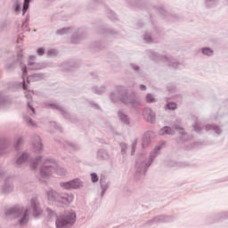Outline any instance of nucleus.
<instances>
[{"label":"nucleus","mask_w":228,"mask_h":228,"mask_svg":"<svg viewBox=\"0 0 228 228\" xmlns=\"http://www.w3.org/2000/svg\"><path fill=\"white\" fill-rule=\"evenodd\" d=\"M6 97L0 94V106H4V104H6Z\"/></svg>","instance_id":"13d9d810"},{"label":"nucleus","mask_w":228,"mask_h":228,"mask_svg":"<svg viewBox=\"0 0 228 228\" xmlns=\"http://www.w3.org/2000/svg\"><path fill=\"white\" fill-rule=\"evenodd\" d=\"M147 54H148L149 58H151V60H152L153 61H165L163 60V57L165 55H159L158 53H156L152 50H148Z\"/></svg>","instance_id":"aec40b11"},{"label":"nucleus","mask_w":228,"mask_h":228,"mask_svg":"<svg viewBox=\"0 0 228 228\" xmlns=\"http://www.w3.org/2000/svg\"><path fill=\"white\" fill-rule=\"evenodd\" d=\"M145 101L148 104H152L153 102H156V97H154V94L151 93H148L145 96Z\"/></svg>","instance_id":"ea45409f"},{"label":"nucleus","mask_w":228,"mask_h":228,"mask_svg":"<svg viewBox=\"0 0 228 228\" xmlns=\"http://www.w3.org/2000/svg\"><path fill=\"white\" fill-rule=\"evenodd\" d=\"M4 174V171H3V170L0 168V177L3 176Z\"/></svg>","instance_id":"774afa93"},{"label":"nucleus","mask_w":228,"mask_h":228,"mask_svg":"<svg viewBox=\"0 0 228 228\" xmlns=\"http://www.w3.org/2000/svg\"><path fill=\"white\" fill-rule=\"evenodd\" d=\"M205 129L206 131H213V133H215V134H217V136H220V134H222V133L224 132L222 130V127H220V126L218 125L208 124L205 126Z\"/></svg>","instance_id":"a211bd4d"},{"label":"nucleus","mask_w":228,"mask_h":228,"mask_svg":"<svg viewBox=\"0 0 228 228\" xmlns=\"http://www.w3.org/2000/svg\"><path fill=\"white\" fill-rule=\"evenodd\" d=\"M26 99H28V108L30 111H32L33 115H35L37 112L35 111V109L33 108V105L31 103L33 102V96H31L30 94H25Z\"/></svg>","instance_id":"c756f323"},{"label":"nucleus","mask_w":228,"mask_h":228,"mask_svg":"<svg viewBox=\"0 0 228 228\" xmlns=\"http://www.w3.org/2000/svg\"><path fill=\"white\" fill-rule=\"evenodd\" d=\"M60 143L62 144V147L64 149H71V151H77V149H79L77 144H76L74 142H69L67 141H64V142L60 141Z\"/></svg>","instance_id":"bb28decb"},{"label":"nucleus","mask_w":228,"mask_h":228,"mask_svg":"<svg viewBox=\"0 0 228 228\" xmlns=\"http://www.w3.org/2000/svg\"><path fill=\"white\" fill-rule=\"evenodd\" d=\"M97 159L108 161L110 159V153L104 149H100L96 153Z\"/></svg>","instance_id":"412c9836"},{"label":"nucleus","mask_w":228,"mask_h":228,"mask_svg":"<svg viewBox=\"0 0 228 228\" xmlns=\"http://www.w3.org/2000/svg\"><path fill=\"white\" fill-rule=\"evenodd\" d=\"M104 47H106V45L102 41H95L91 44V49H94L95 51L104 49Z\"/></svg>","instance_id":"2f4dec72"},{"label":"nucleus","mask_w":228,"mask_h":228,"mask_svg":"<svg viewBox=\"0 0 228 228\" xmlns=\"http://www.w3.org/2000/svg\"><path fill=\"white\" fill-rule=\"evenodd\" d=\"M29 60L32 61H35V60H37V56H35V55H30V56H29Z\"/></svg>","instance_id":"69168bd1"},{"label":"nucleus","mask_w":228,"mask_h":228,"mask_svg":"<svg viewBox=\"0 0 228 228\" xmlns=\"http://www.w3.org/2000/svg\"><path fill=\"white\" fill-rule=\"evenodd\" d=\"M45 106H47L48 108H51V110H57V111H60L61 115L64 117V118H67L68 120H70L71 122H76L74 119H72V116L65 110V109L58 103H45Z\"/></svg>","instance_id":"9d476101"},{"label":"nucleus","mask_w":228,"mask_h":228,"mask_svg":"<svg viewBox=\"0 0 228 228\" xmlns=\"http://www.w3.org/2000/svg\"><path fill=\"white\" fill-rule=\"evenodd\" d=\"M37 56H44L45 54V48H44V47L37 48Z\"/></svg>","instance_id":"5fc2aeb1"},{"label":"nucleus","mask_w":228,"mask_h":228,"mask_svg":"<svg viewBox=\"0 0 228 228\" xmlns=\"http://www.w3.org/2000/svg\"><path fill=\"white\" fill-rule=\"evenodd\" d=\"M206 8H215L218 4V0H204Z\"/></svg>","instance_id":"4c0bfd02"},{"label":"nucleus","mask_w":228,"mask_h":228,"mask_svg":"<svg viewBox=\"0 0 228 228\" xmlns=\"http://www.w3.org/2000/svg\"><path fill=\"white\" fill-rule=\"evenodd\" d=\"M46 195L48 197V203L52 206H57V208H63L74 200L72 194L60 193L53 189L48 191Z\"/></svg>","instance_id":"20e7f679"},{"label":"nucleus","mask_w":228,"mask_h":228,"mask_svg":"<svg viewBox=\"0 0 228 228\" xmlns=\"http://www.w3.org/2000/svg\"><path fill=\"white\" fill-rule=\"evenodd\" d=\"M12 191H13V182L10 178H6L4 185L0 188V192L4 193V195H8Z\"/></svg>","instance_id":"f8f14e48"},{"label":"nucleus","mask_w":228,"mask_h":228,"mask_svg":"<svg viewBox=\"0 0 228 228\" xmlns=\"http://www.w3.org/2000/svg\"><path fill=\"white\" fill-rule=\"evenodd\" d=\"M160 15H163L165 19H168V12L165 10L164 6L159 5L157 7H154Z\"/></svg>","instance_id":"e433bc0d"},{"label":"nucleus","mask_w":228,"mask_h":228,"mask_svg":"<svg viewBox=\"0 0 228 228\" xmlns=\"http://www.w3.org/2000/svg\"><path fill=\"white\" fill-rule=\"evenodd\" d=\"M92 92L93 94H96L97 95H102V94L106 92V87L105 86H94L92 87Z\"/></svg>","instance_id":"cd10ccee"},{"label":"nucleus","mask_w":228,"mask_h":228,"mask_svg":"<svg viewBox=\"0 0 228 228\" xmlns=\"http://www.w3.org/2000/svg\"><path fill=\"white\" fill-rule=\"evenodd\" d=\"M28 159H29V155H28V153L23 152L20 157H18L15 160V167H20V165H22V163L28 161Z\"/></svg>","instance_id":"a878e982"},{"label":"nucleus","mask_w":228,"mask_h":228,"mask_svg":"<svg viewBox=\"0 0 228 228\" xmlns=\"http://www.w3.org/2000/svg\"><path fill=\"white\" fill-rule=\"evenodd\" d=\"M136 145H138V140H134L131 147V156H134V152H136Z\"/></svg>","instance_id":"09e8293b"},{"label":"nucleus","mask_w":228,"mask_h":228,"mask_svg":"<svg viewBox=\"0 0 228 228\" xmlns=\"http://www.w3.org/2000/svg\"><path fill=\"white\" fill-rule=\"evenodd\" d=\"M56 54V51L54 49H49L46 52V56H54Z\"/></svg>","instance_id":"bf43d9fd"},{"label":"nucleus","mask_w":228,"mask_h":228,"mask_svg":"<svg viewBox=\"0 0 228 228\" xmlns=\"http://www.w3.org/2000/svg\"><path fill=\"white\" fill-rule=\"evenodd\" d=\"M161 149H163L162 145L156 146L155 149L150 153L149 157H147L144 153L138 155L135 161V179H142V177L147 174L149 167H151V165H152V161L158 158Z\"/></svg>","instance_id":"7ed1b4c3"},{"label":"nucleus","mask_w":228,"mask_h":228,"mask_svg":"<svg viewBox=\"0 0 228 228\" xmlns=\"http://www.w3.org/2000/svg\"><path fill=\"white\" fill-rule=\"evenodd\" d=\"M34 65H35V61L29 60L28 61V67H30V69H31V67H33Z\"/></svg>","instance_id":"0e129e2a"},{"label":"nucleus","mask_w":228,"mask_h":228,"mask_svg":"<svg viewBox=\"0 0 228 228\" xmlns=\"http://www.w3.org/2000/svg\"><path fill=\"white\" fill-rule=\"evenodd\" d=\"M101 35H104L105 37H113L114 38L118 37L120 35L118 31L113 29V28H100Z\"/></svg>","instance_id":"f3484780"},{"label":"nucleus","mask_w":228,"mask_h":228,"mask_svg":"<svg viewBox=\"0 0 228 228\" xmlns=\"http://www.w3.org/2000/svg\"><path fill=\"white\" fill-rule=\"evenodd\" d=\"M166 108L167 110H169V111H175V110H177V103L174 102H168L166 104Z\"/></svg>","instance_id":"a19ab883"},{"label":"nucleus","mask_w":228,"mask_h":228,"mask_svg":"<svg viewBox=\"0 0 228 228\" xmlns=\"http://www.w3.org/2000/svg\"><path fill=\"white\" fill-rule=\"evenodd\" d=\"M175 131H179V134H181V142H186V139L184 138L186 132H184V129L178 125H174L173 126H164L159 131V134L160 136H165V134L174 136V134H175Z\"/></svg>","instance_id":"6e6552de"},{"label":"nucleus","mask_w":228,"mask_h":228,"mask_svg":"<svg viewBox=\"0 0 228 228\" xmlns=\"http://www.w3.org/2000/svg\"><path fill=\"white\" fill-rule=\"evenodd\" d=\"M175 217L174 216H165V215H160L158 216H155L151 220L148 221L145 225L146 227H152L154 224H168L170 222H174Z\"/></svg>","instance_id":"1a4fd4ad"},{"label":"nucleus","mask_w":228,"mask_h":228,"mask_svg":"<svg viewBox=\"0 0 228 228\" xmlns=\"http://www.w3.org/2000/svg\"><path fill=\"white\" fill-rule=\"evenodd\" d=\"M106 12H107V15L110 20H113V21L117 20L118 17H117V14L115 13V12H113L110 8H107Z\"/></svg>","instance_id":"58836bf2"},{"label":"nucleus","mask_w":228,"mask_h":228,"mask_svg":"<svg viewBox=\"0 0 228 228\" xmlns=\"http://www.w3.org/2000/svg\"><path fill=\"white\" fill-rule=\"evenodd\" d=\"M46 76L45 73H33L28 77H27V83L29 84L30 81H42V79H45Z\"/></svg>","instance_id":"6ab92c4d"},{"label":"nucleus","mask_w":228,"mask_h":228,"mask_svg":"<svg viewBox=\"0 0 228 228\" xmlns=\"http://www.w3.org/2000/svg\"><path fill=\"white\" fill-rule=\"evenodd\" d=\"M24 140L22 139V137H20L17 139L15 144H14V149L16 151H20V145H22Z\"/></svg>","instance_id":"a18cd8bd"},{"label":"nucleus","mask_w":228,"mask_h":228,"mask_svg":"<svg viewBox=\"0 0 228 228\" xmlns=\"http://www.w3.org/2000/svg\"><path fill=\"white\" fill-rule=\"evenodd\" d=\"M129 68L134 72V74H142V68L136 63H130Z\"/></svg>","instance_id":"f704fd0d"},{"label":"nucleus","mask_w":228,"mask_h":228,"mask_svg":"<svg viewBox=\"0 0 228 228\" xmlns=\"http://www.w3.org/2000/svg\"><path fill=\"white\" fill-rule=\"evenodd\" d=\"M104 3V0H92L91 2V8H95L99 6V4H102Z\"/></svg>","instance_id":"de8ad7c7"},{"label":"nucleus","mask_w":228,"mask_h":228,"mask_svg":"<svg viewBox=\"0 0 228 228\" xmlns=\"http://www.w3.org/2000/svg\"><path fill=\"white\" fill-rule=\"evenodd\" d=\"M70 28H61V29H58L56 31V35H67V33H69Z\"/></svg>","instance_id":"8fccbe9b"},{"label":"nucleus","mask_w":228,"mask_h":228,"mask_svg":"<svg viewBox=\"0 0 228 228\" xmlns=\"http://www.w3.org/2000/svg\"><path fill=\"white\" fill-rule=\"evenodd\" d=\"M16 65H20V67H21V71H22L23 81L19 84V86H20L23 90H28V84L24 79V77H26V76L28 75V68L26 66H23L24 61L22 60V57L20 55H18V59L13 62L7 63L5 65V69L6 70H8V72H12V70H15Z\"/></svg>","instance_id":"423d86ee"},{"label":"nucleus","mask_w":228,"mask_h":228,"mask_svg":"<svg viewBox=\"0 0 228 228\" xmlns=\"http://www.w3.org/2000/svg\"><path fill=\"white\" fill-rule=\"evenodd\" d=\"M29 24V14H27L25 20L22 22L23 28H28Z\"/></svg>","instance_id":"4d7b16f0"},{"label":"nucleus","mask_w":228,"mask_h":228,"mask_svg":"<svg viewBox=\"0 0 228 228\" xmlns=\"http://www.w3.org/2000/svg\"><path fill=\"white\" fill-rule=\"evenodd\" d=\"M12 7L16 13H20V10L22 9V2L20 0H16Z\"/></svg>","instance_id":"c9c22d12"},{"label":"nucleus","mask_w":228,"mask_h":228,"mask_svg":"<svg viewBox=\"0 0 228 228\" xmlns=\"http://www.w3.org/2000/svg\"><path fill=\"white\" fill-rule=\"evenodd\" d=\"M76 224V212L68 211L58 216L55 221L57 228H70Z\"/></svg>","instance_id":"39448f33"},{"label":"nucleus","mask_w":228,"mask_h":228,"mask_svg":"<svg viewBox=\"0 0 228 228\" xmlns=\"http://www.w3.org/2000/svg\"><path fill=\"white\" fill-rule=\"evenodd\" d=\"M83 40V30L78 29L71 37V44H79Z\"/></svg>","instance_id":"5701e85b"},{"label":"nucleus","mask_w":228,"mask_h":228,"mask_svg":"<svg viewBox=\"0 0 228 228\" xmlns=\"http://www.w3.org/2000/svg\"><path fill=\"white\" fill-rule=\"evenodd\" d=\"M29 213H33L35 218H38L42 215V208L40 207V201L38 199L32 198L30 200V205L28 208L24 209L22 207L15 206L5 211V216L7 218H20L18 220L19 225H26L29 222Z\"/></svg>","instance_id":"f257e3e1"},{"label":"nucleus","mask_w":228,"mask_h":228,"mask_svg":"<svg viewBox=\"0 0 228 228\" xmlns=\"http://www.w3.org/2000/svg\"><path fill=\"white\" fill-rule=\"evenodd\" d=\"M42 160V156H37L35 158V159L32 160V163L30 164L31 170H37L38 167V163Z\"/></svg>","instance_id":"473e14b6"},{"label":"nucleus","mask_w":228,"mask_h":228,"mask_svg":"<svg viewBox=\"0 0 228 228\" xmlns=\"http://www.w3.org/2000/svg\"><path fill=\"white\" fill-rule=\"evenodd\" d=\"M118 117L120 122L122 124H124V126H129V124H131L129 116H127V114L124 113L122 110H119L118 112Z\"/></svg>","instance_id":"b1692460"},{"label":"nucleus","mask_w":228,"mask_h":228,"mask_svg":"<svg viewBox=\"0 0 228 228\" xmlns=\"http://www.w3.org/2000/svg\"><path fill=\"white\" fill-rule=\"evenodd\" d=\"M91 181L92 183H98L99 182V175L96 173H91Z\"/></svg>","instance_id":"864d4df0"},{"label":"nucleus","mask_w":228,"mask_h":228,"mask_svg":"<svg viewBox=\"0 0 228 228\" xmlns=\"http://www.w3.org/2000/svg\"><path fill=\"white\" fill-rule=\"evenodd\" d=\"M163 61L165 63H167L168 67H170V69H181L182 64L174 61V57L170 56V55H164L163 57Z\"/></svg>","instance_id":"4468645a"},{"label":"nucleus","mask_w":228,"mask_h":228,"mask_svg":"<svg viewBox=\"0 0 228 228\" xmlns=\"http://www.w3.org/2000/svg\"><path fill=\"white\" fill-rule=\"evenodd\" d=\"M152 138H154V132L148 131L146 132L142 140V148L145 149V147H148V145H151V142H152Z\"/></svg>","instance_id":"dca6fc26"},{"label":"nucleus","mask_w":228,"mask_h":228,"mask_svg":"<svg viewBox=\"0 0 228 228\" xmlns=\"http://www.w3.org/2000/svg\"><path fill=\"white\" fill-rule=\"evenodd\" d=\"M29 3H31V0H24L22 7V15H26V12L29 10Z\"/></svg>","instance_id":"37998d69"},{"label":"nucleus","mask_w":228,"mask_h":228,"mask_svg":"<svg viewBox=\"0 0 228 228\" xmlns=\"http://www.w3.org/2000/svg\"><path fill=\"white\" fill-rule=\"evenodd\" d=\"M54 172H58V164L56 163V160L53 159H45L40 167L41 177H43V179H47V177H51Z\"/></svg>","instance_id":"0eeeda50"},{"label":"nucleus","mask_w":228,"mask_h":228,"mask_svg":"<svg viewBox=\"0 0 228 228\" xmlns=\"http://www.w3.org/2000/svg\"><path fill=\"white\" fill-rule=\"evenodd\" d=\"M110 184H111V182H110V180H108V178L105 175H102L100 177V188L102 190L101 197H104V193L108 191Z\"/></svg>","instance_id":"ddd939ff"},{"label":"nucleus","mask_w":228,"mask_h":228,"mask_svg":"<svg viewBox=\"0 0 228 228\" xmlns=\"http://www.w3.org/2000/svg\"><path fill=\"white\" fill-rule=\"evenodd\" d=\"M32 140L35 152L40 154V152H42L44 149V144H42V140L40 139V136L36 134L32 137Z\"/></svg>","instance_id":"2eb2a0df"},{"label":"nucleus","mask_w":228,"mask_h":228,"mask_svg":"<svg viewBox=\"0 0 228 228\" xmlns=\"http://www.w3.org/2000/svg\"><path fill=\"white\" fill-rule=\"evenodd\" d=\"M119 146L121 149V154H126L127 152V144L126 142H120Z\"/></svg>","instance_id":"3c124183"},{"label":"nucleus","mask_w":228,"mask_h":228,"mask_svg":"<svg viewBox=\"0 0 228 228\" xmlns=\"http://www.w3.org/2000/svg\"><path fill=\"white\" fill-rule=\"evenodd\" d=\"M217 220H224L225 218H228V211L221 212L217 214L216 216Z\"/></svg>","instance_id":"49530a36"},{"label":"nucleus","mask_w":228,"mask_h":228,"mask_svg":"<svg viewBox=\"0 0 228 228\" xmlns=\"http://www.w3.org/2000/svg\"><path fill=\"white\" fill-rule=\"evenodd\" d=\"M200 53L201 54H203V56H208V57H211L213 56V54H215V51L211 48V47H202L200 49Z\"/></svg>","instance_id":"c85d7f7f"},{"label":"nucleus","mask_w":228,"mask_h":228,"mask_svg":"<svg viewBox=\"0 0 228 228\" xmlns=\"http://www.w3.org/2000/svg\"><path fill=\"white\" fill-rule=\"evenodd\" d=\"M145 113L147 115V122L154 124V122H156V112L153 111L152 109H146Z\"/></svg>","instance_id":"393cba45"},{"label":"nucleus","mask_w":228,"mask_h":228,"mask_svg":"<svg viewBox=\"0 0 228 228\" xmlns=\"http://www.w3.org/2000/svg\"><path fill=\"white\" fill-rule=\"evenodd\" d=\"M60 186L61 188H64V190H77L78 188H81V186H83V183H81V181H79L78 178H76L69 182L61 183Z\"/></svg>","instance_id":"9b49d317"},{"label":"nucleus","mask_w":228,"mask_h":228,"mask_svg":"<svg viewBox=\"0 0 228 228\" xmlns=\"http://www.w3.org/2000/svg\"><path fill=\"white\" fill-rule=\"evenodd\" d=\"M8 140L5 138L0 139V154H4V151L8 149Z\"/></svg>","instance_id":"7c9ffc66"},{"label":"nucleus","mask_w":228,"mask_h":228,"mask_svg":"<svg viewBox=\"0 0 228 228\" xmlns=\"http://www.w3.org/2000/svg\"><path fill=\"white\" fill-rule=\"evenodd\" d=\"M192 127L195 133H202V127L198 123L192 125Z\"/></svg>","instance_id":"603ef678"},{"label":"nucleus","mask_w":228,"mask_h":228,"mask_svg":"<svg viewBox=\"0 0 228 228\" xmlns=\"http://www.w3.org/2000/svg\"><path fill=\"white\" fill-rule=\"evenodd\" d=\"M6 21H0V31H4L6 29Z\"/></svg>","instance_id":"680f3d73"},{"label":"nucleus","mask_w":228,"mask_h":228,"mask_svg":"<svg viewBox=\"0 0 228 228\" xmlns=\"http://www.w3.org/2000/svg\"><path fill=\"white\" fill-rule=\"evenodd\" d=\"M46 211L50 215H53L54 214V212L53 210H51V208H46Z\"/></svg>","instance_id":"338daca9"},{"label":"nucleus","mask_w":228,"mask_h":228,"mask_svg":"<svg viewBox=\"0 0 228 228\" xmlns=\"http://www.w3.org/2000/svg\"><path fill=\"white\" fill-rule=\"evenodd\" d=\"M140 90H142V92H145V90H147V86L141 84L139 86Z\"/></svg>","instance_id":"e2e57ef3"},{"label":"nucleus","mask_w":228,"mask_h":228,"mask_svg":"<svg viewBox=\"0 0 228 228\" xmlns=\"http://www.w3.org/2000/svg\"><path fill=\"white\" fill-rule=\"evenodd\" d=\"M143 41L145 42V44H152L154 39H152V36L151 35V33L145 32L143 36Z\"/></svg>","instance_id":"79ce46f5"},{"label":"nucleus","mask_w":228,"mask_h":228,"mask_svg":"<svg viewBox=\"0 0 228 228\" xmlns=\"http://www.w3.org/2000/svg\"><path fill=\"white\" fill-rule=\"evenodd\" d=\"M74 67H76V62L74 61H66L60 65V69L62 72H69V70H72Z\"/></svg>","instance_id":"4be33fe9"},{"label":"nucleus","mask_w":228,"mask_h":228,"mask_svg":"<svg viewBox=\"0 0 228 228\" xmlns=\"http://www.w3.org/2000/svg\"><path fill=\"white\" fill-rule=\"evenodd\" d=\"M89 104L94 110H101V106H99L95 102H90Z\"/></svg>","instance_id":"6e6d98bb"},{"label":"nucleus","mask_w":228,"mask_h":228,"mask_svg":"<svg viewBox=\"0 0 228 228\" xmlns=\"http://www.w3.org/2000/svg\"><path fill=\"white\" fill-rule=\"evenodd\" d=\"M110 99L112 102H118L120 101L123 104L132 108L142 106L140 96L136 95V93L133 91L129 94V90L123 86H117L115 90L110 93Z\"/></svg>","instance_id":"f03ea898"},{"label":"nucleus","mask_w":228,"mask_h":228,"mask_svg":"<svg viewBox=\"0 0 228 228\" xmlns=\"http://www.w3.org/2000/svg\"><path fill=\"white\" fill-rule=\"evenodd\" d=\"M50 124H51L52 127H54V129H57L58 131L61 132V127H60V126H58V124L56 122L53 121Z\"/></svg>","instance_id":"052dcab7"},{"label":"nucleus","mask_w":228,"mask_h":228,"mask_svg":"<svg viewBox=\"0 0 228 228\" xmlns=\"http://www.w3.org/2000/svg\"><path fill=\"white\" fill-rule=\"evenodd\" d=\"M24 120L26 124H28V126H30V127H35V126H37V124H35V121H33V119L29 116H25Z\"/></svg>","instance_id":"c03bdc74"},{"label":"nucleus","mask_w":228,"mask_h":228,"mask_svg":"<svg viewBox=\"0 0 228 228\" xmlns=\"http://www.w3.org/2000/svg\"><path fill=\"white\" fill-rule=\"evenodd\" d=\"M44 69H45V64L44 62H34V65L30 68V70H44Z\"/></svg>","instance_id":"72a5a7b5"}]
</instances>
